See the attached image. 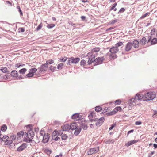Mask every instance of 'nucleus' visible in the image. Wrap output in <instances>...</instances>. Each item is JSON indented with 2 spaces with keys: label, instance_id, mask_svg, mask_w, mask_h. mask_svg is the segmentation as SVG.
Segmentation results:
<instances>
[{
  "label": "nucleus",
  "instance_id": "nucleus-50",
  "mask_svg": "<svg viewBox=\"0 0 157 157\" xmlns=\"http://www.w3.org/2000/svg\"><path fill=\"white\" fill-rule=\"evenodd\" d=\"M19 32H24L25 31V29L24 28H20L19 29Z\"/></svg>",
  "mask_w": 157,
  "mask_h": 157
},
{
  "label": "nucleus",
  "instance_id": "nucleus-22",
  "mask_svg": "<svg viewBox=\"0 0 157 157\" xmlns=\"http://www.w3.org/2000/svg\"><path fill=\"white\" fill-rule=\"evenodd\" d=\"M75 130L74 132V134L75 135H78L79 134L80 132H81V128H77L76 129H75Z\"/></svg>",
  "mask_w": 157,
  "mask_h": 157
},
{
  "label": "nucleus",
  "instance_id": "nucleus-8",
  "mask_svg": "<svg viewBox=\"0 0 157 157\" xmlns=\"http://www.w3.org/2000/svg\"><path fill=\"white\" fill-rule=\"evenodd\" d=\"M27 146L26 143H23L21 145L19 146L17 150L18 152H21L24 150Z\"/></svg>",
  "mask_w": 157,
  "mask_h": 157
},
{
  "label": "nucleus",
  "instance_id": "nucleus-2",
  "mask_svg": "<svg viewBox=\"0 0 157 157\" xmlns=\"http://www.w3.org/2000/svg\"><path fill=\"white\" fill-rule=\"evenodd\" d=\"M142 99L144 100V96L143 94L139 93L137 94L135 98H132L128 100V108L129 109H132V106L136 105L138 101H140Z\"/></svg>",
  "mask_w": 157,
  "mask_h": 157
},
{
  "label": "nucleus",
  "instance_id": "nucleus-32",
  "mask_svg": "<svg viewBox=\"0 0 157 157\" xmlns=\"http://www.w3.org/2000/svg\"><path fill=\"white\" fill-rule=\"evenodd\" d=\"M7 126L5 125H2L1 127V130L2 131H6L7 129Z\"/></svg>",
  "mask_w": 157,
  "mask_h": 157
},
{
  "label": "nucleus",
  "instance_id": "nucleus-25",
  "mask_svg": "<svg viewBox=\"0 0 157 157\" xmlns=\"http://www.w3.org/2000/svg\"><path fill=\"white\" fill-rule=\"evenodd\" d=\"M37 69L36 68H33L30 69L29 70V71H30L31 73L34 74V73H35L37 71Z\"/></svg>",
  "mask_w": 157,
  "mask_h": 157
},
{
  "label": "nucleus",
  "instance_id": "nucleus-47",
  "mask_svg": "<svg viewBox=\"0 0 157 157\" xmlns=\"http://www.w3.org/2000/svg\"><path fill=\"white\" fill-rule=\"evenodd\" d=\"M155 28H153L152 29L151 32V35H154L155 33Z\"/></svg>",
  "mask_w": 157,
  "mask_h": 157
},
{
  "label": "nucleus",
  "instance_id": "nucleus-10",
  "mask_svg": "<svg viewBox=\"0 0 157 157\" xmlns=\"http://www.w3.org/2000/svg\"><path fill=\"white\" fill-rule=\"evenodd\" d=\"M49 136L48 134H44L43 136L42 142L44 143H47L49 140Z\"/></svg>",
  "mask_w": 157,
  "mask_h": 157
},
{
  "label": "nucleus",
  "instance_id": "nucleus-14",
  "mask_svg": "<svg viewBox=\"0 0 157 157\" xmlns=\"http://www.w3.org/2000/svg\"><path fill=\"white\" fill-rule=\"evenodd\" d=\"M18 74L17 71L15 70H13L12 71L11 73V76L15 78L17 77Z\"/></svg>",
  "mask_w": 157,
  "mask_h": 157
},
{
  "label": "nucleus",
  "instance_id": "nucleus-23",
  "mask_svg": "<svg viewBox=\"0 0 157 157\" xmlns=\"http://www.w3.org/2000/svg\"><path fill=\"white\" fill-rule=\"evenodd\" d=\"M13 141L12 140L7 139L4 142L6 145H10L12 143Z\"/></svg>",
  "mask_w": 157,
  "mask_h": 157
},
{
  "label": "nucleus",
  "instance_id": "nucleus-15",
  "mask_svg": "<svg viewBox=\"0 0 157 157\" xmlns=\"http://www.w3.org/2000/svg\"><path fill=\"white\" fill-rule=\"evenodd\" d=\"M115 141V140L114 139H109V140H105L104 142L106 144H113V143Z\"/></svg>",
  "mask_w": 157,
  "mask_h": 157
},
{
  "label": "nucleus",
  "instance_id": "nucleus-62",
  "mask_svg": "<svg viewBox=\"0 0 157 157\" xmlns=\"http://www.w3.org/2000/svg\"><path fill=\"white\" fill-rule=\"evenodd\" d=\"M88 117H89V119H90L91 118L93 117V114L92 113L90 114L88 116Z\"/></svg>",
  "mask_w": 157,
  "mask_h": 157
},
{
  "label": "nucleus",
  "instance_id": "nucleus-41",
  "mask_svg": "<svg viewBox=\"0 0 157 157\" xmlns=\"http://www.w3.org/2000/svg\"><path fill=\"white\" fill-rule=\"evenodd\" d=\"M17 9H18V10L19 12H20V13L21 15H22L23 13L21 11V9L19 6H17Z\"/></svg>",
  "mask_w": 157,
  "mask_h": 157
},
{
  "label": "nucleus",
  "instance_id": "nucleus-24",
  "mask_svg": "<svg viewBox=\"0 0 157 157\" xmlns=\"http://www.w3.org/2000/svg\"><path fill=\"white\" fill-rule=\"evenodd\" d=\"M147 42L146 39L145 37H144L141 40L140 43L142 45H144Z\"/></svg>",
  "mask_w": 157,
  "mask_h": 157
},
{
  "label": "nucleus",
  "instance_id": "nucleus-48",
  "mask_svg": "<svg viewBox=\"0 0 157 157\" xmlns=\"http://www.w3.org/2000/svg\"><path fill=\"white\" fill-rule=\"evenodd\" d=\"M56 69V67L51 66L50 67V69L53 71H55Z\"/></svg>",
  "mask_w": 157,
  "mask_h": 157
},
{
  "label": "nucleus",
  "instance_id": "nucleus-49",
  "mask_svg": "<svg viewBox=\"0 0 157 157\" xmlns=\"http://www.w3.org/2000/svg\"><path fill=\"white\" fill-rule=\"evenodd\" d=\"M116 125V124L115 123L113 124L109 128V130H112L114 128V127Z\"/></svg>",
  "mask_w": 157,
  "mask_h": 157
},
{
  "label": "nucleus",
  "instance_id": "nucleus-7",
  "mask_svg": "<svg viewBox=\"0 0 157 157\" xmlns=\"http://www.w3.org/2000/svg\"><path fill=\"white\" fill-rule=\"evenodd\" d=\"M48 67V65L47 64H42L40 67L38 68V72L40 73L42 72H44L47 70Z\"/></svg>",
  "mask_w": 157,
  "mask_h": 157
},
{
  "label": "nucleus",
  "instance_id": "nucleus-12",
  "mask_svg": "<svg viewBox=\"0 0 157 157\" xmlns=\"http://www.w3.org/2000/svg\"><path fill=\"white\" fill-rule=\"evenodd\" d=\"M139 141V140H132L128 142L125 144V146L127 147H128L132 145L135 144Z\"/></svg>",
  "mask_w": 157,
  "mask_h": 157
},
{
  "label": "nucleus",
  "instance_id": "nucleus-54",
  "mask_svg": "<svg viewBox=\"0 0 157 157\" xmlns=\"http://www.w3.org/2000/svg\"><path fill=\"white\" fill-rule=\"evenodd\" d=\"M142 124V122L141 121H136L135 122V124L136 125H140Z\"/></svg>",
  "mask_w": 157,
  "mask_h": 157
},
{
  "label": "nucleus",
  "instance_id": "nucleus-36",
  "mask_svg": "<svg viewBox=\"0 0 157 157\" xmlns=\"http://www.w3.org/2000/svg\"><path fill=\"white\" fill-rule=\"evenodd\" d=\"M63 66V63H60L57 66V68L58 69H61Z\"/></svg>",
  "mask_w": 157,
  "mask_h": 157
},
{
  "label": "nucleus",
  "instance_id": "nucleus-61",
  "mask_svg": "<svg viewBox=\"0 0 157 157\" xmlns=\"http://www.w3.org/2000/svg\"><path fill=\"white\" fill-rule=\"evenodd\" d=\"M17 79H22V78H23V77H22L21 76H18V77H17Z\"/></svg>",
  "mask_w": 157,
  "mask_h": 157
},
{
  "label": "nucleus",
  "instance_id": "nucleus-56",
  "mask_svg": "<svg viewBox=\"0 0 157 157\" xmlns=\"http://www.w3.org/2000/svg\"><path fill=\"white\" fill-rule=\"evenodd\" d=\"M117 21V20H114L113 21H112L111 22V24H113L115 23V22H116Z\"/></svg>",
  "mask_w": 157,
  "mask_h": 157
},
{
  "label": "nucleus",
  "instance_id": "nucleus-60",
  "mask_svg": "<svg viewBox=\"0 0 157 157\" xmlns=\"http://www.w3.org/2000/svg\"><path fill=\"white\" fill-rule=\"evenodd\" d=\"M134 131V130H131L129 131L128 132V135H127V136L128 135V134L131 133H132V132H133Z\"/></svg>",
  "mask_w": 157,
  "mask_h": 157
},
{
  "label": "nucleus",
  "instance_id": "nucleus-38",
  "mask_svg": "<svg viewBox=\"0 0 157 157\" xmlns=\"http://www.w3.org/2000/svg\"><path fill=\"white\" fill-rule=\"evenodd\" d=\"M81 127L84 130H86L87 129V125L85 124H82L81 125Z\"/></svg>",
  "mask_w": 157,
  "mask_h": 157
},
{
  "label": "nucleus",
  "instance_id": "nucleus-11",
  "mask_svg": "<svg viewBox=\"0 0 157 157\" xmlns=\"http://www.w3.org/2000/svg\"><path fill=\"white\" fill-rule=\"evenodd\" d=\"M132 45L130 42H128L127 43L125 48V50L126 51H129L131 50L132 48Z\"/></svg>",
  "mask_w": 157,
  "mask_h": 157
},
{
  "label": "nucleus",
  "instance_id": "nucleus-64",
  "mask_svg": "<svg viewBox=\"0 0 157 157\" xmlns=\"http://www.w3.org/2000/svg\"><path fill=\"white\" fill-rule=\"evenodd\" d=\"M153 146L155 149L157 148V145L156 144H154Z\"/></svg>",
  "mask_w": 157,
  "mask_h": 157
},
{
  "label": "nucleus",
  "instance_id": "nucleus-45",
  "mask_svg": "<svg viewBox=\"0 0 157 157\" xmlns=\"http://www.w3.org/2000/svg\"><path fill=\"white\" fill-rule=\"evenodd\" d=\"M125 102L124 101H122L121 100H118V105L121 104L124 105L125 104Z\"/></svg>",
  "mask_w": 157,
  "mask_h": 157
},
{
  "label": "nucleus",
  "instance_id": "nucleus-40",
  "mask_svg": "<svg viewBox=\"0 0 157 157\" xmlns=\"http://www.w3.org/2000/svg\"><path fill=\"white\" fill-rule=\"evenodd\" d=\"M67 57H62L60 59L61 62H64L67 60Z\"/></svg>",
  "mask_w": 157,
  "mask_h": 157
},
{
  "label": "nucleus",
  "instance_id": "nucleus-57",
  "mask_svg": "<svg viewBox=\"0 0 157 157\" xmlns=\"http://www.w3.org/2000/svg\"><path fill=\"white\" fill-rule=\"evenodd\" d=\"M117 5V4H113V6H112L111 8V10H113L114 9V8H115V7Z\"/></svg>",
  "mask_w": 157,
  "mask_h": 157
},
{
  "label": "nucleus",
  "instance_id": "nucleus-55",
  "mask_svg": "<svg viewBox=\"0 0 157 157\" xmlns=\"http://www.w3.org/2000/svg\"><path fill=\"white\" fill-rule=\"evenodd\" d=\"M116 111H113L110 113H109V115H112L113 114H114L115 113H116Z\"/></svg>",
  "mask_w": 157,
  "mask_h": 157
},
{
  "label": "nucleus",
  "instance_id": "nucleus-9",
  "mask_svg": "<svg viewBox=\"0 0 157 157\" xmlns=\"http://www.w3.org/2000/svg\"><path fill=\"white\" fill-rule=\"evenodd\" d=\"M104 120L105 119L103 117L97 120V122L96 123V125L98 126H100L104 122Z\"/></svg>",
  "mask_w": 157,
  "mask_h": 157
},
{
  "label": "nucleus",
  "instance_id": "nucleus-5",
  "mask_svg": "<svg viewBox=\"0 0 157 157\" xmlns=\"http://www.w3.org/2000/svg\"><path fill=\"white\" fill-rule=\"evenodd\" d=\"M100 51L99 48H93L91 52L88 53L87 56L89 59H90L92 58H95L97 55V52Z\"/></svg>",
  "mask_w": 157,
  "mask_h": 157
},
{
  "label": "nucleus",
  "instance_id": "nucleus-4",
  "mask_svg": "<svg viewBox=\"0 0 157 157\" xmlns=\"http://www.w3.org/2000/svg\"><path fill=\"white\" fill-rule=\"evenodd\" d=\"M156 96L155 93L153 92L147 93L144 95V101H149L154 99Z\"/></svg>",
  "mask_w": 157,
  "mask_h": 157
},
{
  "label": "nucleus",
  "instance_id": "nucleus-1",
  "mask_svg": "<svg viewBox=\"0 0 157 157\" xmlns=\"http://www.w3.org/2000/svg\"><path fill=\"white\" fill-rule=\"evenodd\" d=\"M116 47H113L111 48L109 51L104 56L100 57H98L95 59V58L89 59L88 63L89 64H91L93 62H94L97 63L96 65L100 64L102 63L104 60L106 61L114 59L117 57L116 53L118 52L117 46L118 43L116 44Z\"/></svg>",
  "mask_w": 157,
  "mask_h": 157
},
{
  "label": "nucleus",
  "instance_id": "nucleus-35",
  "mask_svg": "<svg viewBox=\"0 0 157 157\" xmlns=\"http://www.w3.org/2000/svg\"><path fill=\"white\" fill-rule=\"evenodd\" d=\"M45 152L48 155H50L52 152L51 150L48 149H46L45 150Z\"/></svg>",
  "mask_w": 157,
  "mask_h": 157
},
{
  "label": "nucleus",
  "instance_id": "nucleus-46",
  "mask_svg": "<svg viewBox=\"0 0 157 157\" xmlns=\"http://www.w3.org/2000/svg\"><path fill=\"white\" fill-rule=\"evenodd\" d=\"M16 137V136L14 135H12L10 136V138L13 140H14Z\"/></svg>",
  "mask_w": 157,
  "mask_h": 157
},
{
  "label": "nucleus",
  "instance_id": "nucleus-33",
  "mask_svg": "<svg viewBox=\"0 0 157 157\" xmlns=\"http://www.w3.org/2000/svg\"><path fill=\"white\" fill-rule=\"evenodd\" d=\"M29 73L26 75V76L27 77L29 78L33 77L34 75V74L31 73L30 71H29Z\"/></svg>",
  "mask_w": 157,
  "mask_h": 157
},
{
  "label": "nucleus",
  "instance_id": "nucleus-19",
  "mask_svg": "<svg viewBox=\"0 0 157 157\" xmlns=\"http://www.w3.org/2000/svg\"><path fill=\"white\" fill-rule=\"evenodd\" d=\"M79 115L78 113H76L72 115L71 116V118L73 119L77 120L78 119L79 117Z\"/></svg>",
  "mask_w": 157,
  "mask_h": 157
},
{
  "label": "nucleus",
  "instance_id": "nucleus-31",
  "mask_svg": "<svg viewBox=\"0 0 157 157\" xmlns=\"http://www.w3.org/2000/svg\"><path fill=\"white\" fill-rule=\"evenodd\" d=\"M150 13L149 12L146 13L145 14L143 15L140 17V18L141 19H143L146 17L147 16H148L150 14Z\"/></svg>",
  "mask_w": 157,
  "mask_h": 157
},
{
  "label": "nucleus",
  "instance_id": "nucleus-43",
  "mask_svg": "<svg viewBox=\"0 0 157 157\" xmlns=\"http://www.w3.org/2000/svg\"><path fill=\"white\" fill-rule=\"evenodd\" d=\"M86 61L84 60H82L80 62V64L81 65H84L85 64H86Z\"/></svg>",
  "mask_w": 157,
  "mask_h": 157
},
{
  "label": "nucleus",
  "instance_id": "nucleus-44",
  "mask_svg": "<svg viewBox=\"0 0 157 157\" xmlns=\"http://www.w3.org/2000/svg\"><path fill=\"white\" fill-rule=\"evenodd\" d=\"M24 64H20V63H17L16 64L15 66L17 68H19L21 67H22L24 66Z\"/></svg>",
  "mask_w": 157,
  "mask_h": 157
},
{
  "label": "nucleus",
  "instance_id": "nucleus-53",
  "mask_svg": "<svg viewBox=\"0 0 157 157\" xmlns=\"http://www.w3.org/2000/svg\"><path fill=\"white\" fill-rule=\"evenodd\" d=\"M53 139L54 140L56 141H58L59 140L60 138L58 136L56 137L55 138H54V137H53Z\"/></svg>",
  "mask_w": 157,
  "mask_h": 157
},
{
  "label": "nucleus",
  "instance_id": "nucleus-30",
  "mask_svg": "<svg viewBox=\"0 0 157 157\" xmlns=\"http://www.w3.org/2000/svg\"><path fill=\"white\" fill-rule=\"evenodd\" d=\"M55 26V25L54 24H48V25H47V28L49 29H52V28H53V27H54Z\"/></svg>",
  "mask_w": 157,
  "mask_h": 157
},
{
  "label": "nucleus",
  "instance_id": "nucleus-29",
  "mask_svg": "<svg viewBox=\"0 0 157 157\" xmlns=\"http://www.w3.org/2000/svg\"><path fill=\"white\" fill-rule=\"evenodd\" d=\"M72 57L69 58L68 60L67 61V64L68 65H70L72 63Z\"/></svg>",
  "mask_w": 157,
  "mask_h": 157
},
{
  "label": "nucleus",
  "instance_id": "nucleus-20",
  "mask_svg": "<svg viewBox=\"0 0 157 157\" xmlns=\"http://www.w3.org/2000/svg\"><path fill=\"white\" fill-rule=\"evenodd\" d=\"M23 135H25V134H24V133L23 131H21L20 132L17 134V139H19V138H21V137L23 136Z\"/></svg>",
  "mask_w": 157,
  "mask_h": 157
},
{
  "label": "nucleus",
  "instance_id": "nucleus-59",
  "mask_svg": "<svg viewBox=\"0 0 157 157\" xmlns=\"http://www.w3.org/2000/svg\"><path fill=\"white\" fill-rule=\"evenodd\" d=\"M81 19L82 20H84L86 19V17L85 16H82L81 17Z\"/></svg>",
  "mask_w": 157,
  "mask_h": 157
},
{
  "label": "nucleus",
  "instance_id": "nucleus-27",
  "mask_svg": "<svg viewBox=\"0 0 157 157\" xmlns=\"http://www.w3.org/2000/svg\"><path fill=\"white\" fill-rule=\"evenodd\" d=\"M26 71L27 69L26 68H23L19 70V73L21 74H24Z\"/></svg>",
  "mask_w": 157,
  "mask_h": 157
},
{
  "label": "nucleus",
  "instance_id": "nucleus-34",
  "mask_svg": "<svg viewBox=\"0 0 157 157\" xmlns=\"http://www.w3.org/2000/svg\"><path fill=\"white\" fill-rule=\"evenodd\" d=\"M156 43H157V39L156 38H153L151 41V44H155Z\"/></svg>",
  "mask_w": 157,
  "mask_h": 157
},
{
  "label": "nucleus",
  "instance_id": "nucleus-17",
  "mask_svg": "<svg viewBox=\"0 0 157 157\" xmlns=\"http://www.w3.org/2000/svg\"><path fill=\"white\" fill-rule=\"evenodd\" d=\"M72 63L76 64L78 63L80 60V58H74L72 57Z\"/></svg>",
  "mask_w": 157,
  "mask_h": 157
},
{
  "label": "nucleus",
  "instance_id": "nucleus-6",
  "mask_svg": "<svg viewBox=\"0 0 157 157\" xmlns=\"http://www.w3.org/2000/svg\"><path fill=\"white\" fill-rule=\"evenodd\" d=\"M99 151V147H95L89 149L87 154L88 155H91L98 152Z\"/></svg>",
  "mask_w": 157,
  "mask_h": 157
},
{
  "label": "nucleus",
  "instance_id": "nucleus-63",
  "mask_svg": "<svg viewBox=\"0 0 157 157\" xmlns=\"http://www.w3.org/2000/svg\"><path fill=\"white\" fill-rule=\"evenodd\" d=\"M123 45V43L122 42H118V47L121 46Z\"/></svg>",
  "mask_w": 157,
  "mask_h": 157
},
{
  "label": "nucleus",
  "instance_id": "nucleus-51",
  "mask_svg": "<svg viewBox=\"0 0 157 157\" xmlns=\"http://www.w3.org/2000/svg\"><path fill=\"white\" fill-rule=\"evenodd\" d=\"M40 134L42 136H43L44 134H46V133H45L44 130H41L40 131Z\"/></svg>",
  "mask_w": 157,
  "mask_h": 157
},
{
  "label": "nucleus",
  "instance_id": "nucleus-3",
  "mask_svg": "<svg viewBox=\"0 0 157 157\" xmlns=\"http://www.w3.org/2000/svg\"><path fill=\"white\" fill-rule=\"evenodd\" d=\"M25 135L24 140L27 142L29 143L32 141L33 139L34 133L31 129L28 130L27 133H25Z\"/></svg>",
  "mask_w": 157,
  "mask_h": 157
},
{
  "label": "nucleus",
  "instance_id": "nucleus-58",
  "mask_svg": "<svg viewBox=\"0 0 157 157\" xmlns=\"http://www.w3.org/2000/svg\"><path fill=\"white\" fill-rule=\"evenodd\" d=\"M69 24L71 25L72 26H73L74 27H75V25H76L75 24L71 22H70L69 23Z\"/></svg>",
  "mask_w": 157,
  "mask_h": 157
},
{
  "label": "nucleus",
  "instance_id": "nucleus-26",
  "mask_svg": "<svg viewBox=\"0 0 157 157\" xmlns=\"http://www.w3.org/2000/svg\"><path fill=\"white\" fill-rule=\"evenodd\" d=\"M95 110L97 112H99L102 110V108L100 106H97L95 107Z\"/></svg>",
  "mask_w": 157,
  "mask_h": 157
},
{
  "label": "nucleus",
  "instance_id": "nucleus-37",
  "mask_svg": "<svg viewBox=\"0 0 157 157\" xmlns=\"http://www.w3.org/2000/svg\"><path fill=\"white\" fill-rule=\"evenodd\" d=\"M67 135L64 134L61 137L62 139L63 140H66L67 138Z\"/></svg>",
  "mask_w": 157,
  "mask_h": 157
},
{
  "label": "nucleus",
  "instance_id": "nucleus-16",
  "mask_svg": "<svg viewBox=\"0 0 157 157\" xmlns=\"http://www.w3.org/2000/svg\"><path fill=\"white\" fill-rule=\"evenodd\" d=\"M1 71L4 73H9V72L6 67H2L0 69Z\"/></svg>",
  "mask_w": 157,
  "mask_h": 157
},
{
  "label": "nucleus",
  "instance_id": "nucleus-39",
  "mask_svg": "<svg viewBox=\"0 0 157 157\" xmlns=\"http://www.w3.org/2000/svg\"><path fill=\"white\" fill-rule=\"evenodd\" d=\"M43 26V25L42 23H41L38 26L37 28L36 29V30L37 31H38L40 30L42 27Z\"/></svg>",
  "mask_w": 157,
  "mask_h": 157
},
{
  "label": "nucleus",
  "instance_id": "nucleus-42",
  "mask_svg": "<svg viewBox=\"0 0 157 157\" xmlns=\"http://www.w3.org/2000/svg\"><path fill=\"white\" fill-rule=\"evenodd\" d=\"M54 63V61L52 59L49 60L47 61V64H52Z\"/></svg>",
  "mask_w": 157,
  "mask_h": 157
},
{
  "label": "nucleus",
  "instance_id": "nucleus-28",
  "mask_svg": "<svg viewBox=\"0 0 157 157\" xmlns=\"http://www.w3.org/2000/svg\"><path fill=\"white\" fill-rule=\"evenodd\" d=\"M9 138V137L8 136H4L2 137V141L5 142Z\"/></svg>",
  "mask_w": 157,
  "mask_h": 157
},
{
  "label": "nucleus",
  "instance_id": "nucleus-18",
  "mask_svg": "<svg viewBox=\"0 0 157 157\" xmlns=\"http://www.w3.org/2000/svg\"><path fill=\"white\" fill-rule=\"evenodd\" d=\"M70 129L72 130H75L77 128V124L75 123H73L71 124L70 125Z\"/></svg>",
  "mask_w": 157,
  "mask_h": 157
},
{
  "label": "nucleus",
  "instance_id": "nucleus-21",
  "mask_svg": "<svg viewBox=\"0 0 157 157\" xmlns=\"http://www.w3.org/2000/svg\"><path fill=\"white\" fill-rule=\"evenodd\" d=\"M134 47L135 48H137L139 46V42L136 40H135L133 41V45Z\"/></svg>",
  "mask_w": 157,
  "mask_h": 157
},
{
  "label": "nucleus",
  "instance_id": "nucleus-13",
  "mask_svg": "<svg viewBox=\"0 0 157 157\" xmlns=\"http://www.w3.org/2000/svg\"><path fill=\"white\" fill-rule=\"evenodd\" d=\"M70 125L68 124H66L62 126V129L63 131H68L70 129Z\"/></svg>",
  "mask_w": 157,
  "mask_h": 157
},
{
  "label": "nucleus",
  "instance_id": "nucleus-52",
  "mask_svg": "<svg viewBox=\"0 0 157 157\" xmlns=\"http://www.w3.org/2000/svg\"><path fill=\"white\" fill-rule=\"evenodd\" d=\"M125 10V9L124 8H122L119 10V13H121L124 12Z\"/></svg>",
  "mask_w": 157,
  "mask_h": 157
}]
</instances>
